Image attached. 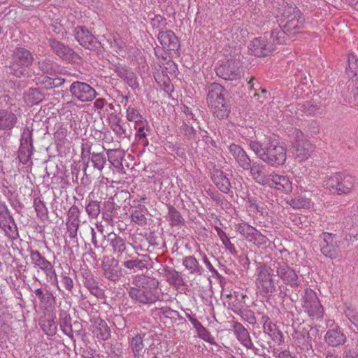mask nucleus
Listing matches in <instances>:
<instances>
[{
  "label": "nucleus",
  "mask_w": 358,
  "mask_h": 358,
  "mask_svg": "<svg viewBox=\"0 0 358 358\" xmlns=\"http://www.w3.org/2000/svg\"><path fill=\"white\" fill-rule=\"evenodd\" d=\"M286 4L282 14V24L271 32V39L275 44L284 43L286 35L295 34L303 27L305 19L301 11L293 3L286 2Z\"/></svg>",
  "instance_id": "1"
},
{
  "label": "nucleus",
  "mask_w": 358,
  "mask_h": 358,
  "mask_svg": "<svg viewBox=\"0 0 358 358\" xmlns=\"http://www.w3.org/2000/svg\"><path fill=\"white\" fill-rule=\"evenodd\" d=\"M248 145L256 156L268 166L278 167L286 162V148L275 139L266 138L264 142L250 141Z\"/></svg>",
  "instance_id": "2"
},
{
  "label": "nucleus",
  "mask_w": 358,
  "mask_h": 358,
  "mask_svg": "<svg viewBox=\"0 0 358 358\" xmlns=\"http://www.w3.org/2000/svg\"><path fill=\"white\" fill-rule=\"evenodd\" d=\"M206 101L213 113L219 119L227 118L230 113V107L225 99L227 92L225 88L217 83L209 84Z\"/></svg>",
  "instance_id": "3"
},
{
  "label": "nucleus",
  "mask_w": 358,
  "mask_h": 358,
  "mask_svg": "<svg viewBox=\"0 0 358 358\" xmlns=\"http://www.w3.org/2000/svg\"><path fill=\"white\" fill-rule=\"evenodd\" d=\"M141 286L127 288L130 298L144 305H150L159 300L160 294L157 290L159 281L155 278H144Z\"/></svg>",
  "instance_id": "4"
},
{
  "label": "nucleus",
  "mask_w": 358,
  "mask_h": 358,
  "mask_svg": "<svg viewBox=\"0 0 358 358\" xmlns=\"http://www.w3.org/2000/svg\"><path fill=\"white\" fill-rule=\"evenodd\" d=\"M350 245L347 238H342L337 234L324 232L320 235V246L321 252L331 259L338 257L342 250Z\"/></svg>",
  "instance_id": "5"
},
{
  "label": "nucleus",
  "mask_w": 358,
  "mask_h": 358,
  "mask_svg": "<svg viewBox=\"0 0 358 358\" xmlns=\"http://www.w3.org/2000/svg\"><path fill=\"white\" fill-rule=\"evenodd\" d=\"M357 185V180L355 177L341 173L331 176L325 183L327 188L338 195L351 193Z\"/></svg>",
  "instance_id": "6"
},
{
  "label": "nucleus",
  "mask_w": 358,
  "mask_h": 358,
  "mask_svg": "<svg viewBox=\"0 0 358 358\" xmlns=\"http://www.w3.org/2000/svg\"><path fill=\"white\" fill-rule=\"evenodd\" d=\"M33 61L34 57L29 50L22 47L16 48L11 55V62L8 66L10 73L20 78L25 74L24 67L31 65Z\"/></svg>",
  "instance_id": "7"
},
{
  "label": "nucleus",
  "mask_w": 358,
  "mask_h": 358,
  "mask_svg": "<svg viewBox=\"0 0 358 358\" xmlns=\"http://www.w3.org/2000/svg\"><path fill=\"white\" fill-rule=\"evenodd\" d=\"M271 267L262 265L257 268L256 285L259 293L265 297H271L276 291L275 280Z\"/></svg>",
  "instance_id": "8"
},
{
  "label": "nucleus",
  "mask_w": 358,
  "mask_h": 358,
  "mask_svg": "<svg viewBox=\"0 0 358 358\" xmlns=\"http://www.w3.org/2000/svg\"><path fill=\"white\" fill-rule=\"evenodd\" d=\"M157 39L160 43L162 48L164 50V52L159 55V49H155V55L157 57H161L163 59L167 58L168 54L170 55H178V50L180 45L178 37L171 30L159 29L157 34Z\"/></svg>",
  "instance_id": "9"
},
{
  "label": "nucleus",
  "mask_w": 358,
  "mask_h": 358,
  "mask_svg": "<svg viewBox=\"0 0 358 358\" xmlns=\"http://www.w3.org/2000/svg\"><path fill=\"white\" fill-rule=\"evenodd\" d=\"M217 76L226 80H236L243 75L242 63L240 57H234L215 67Z\"/></svg>",
  "instance_id": "10"
},
{
  "label": "nucleus",
  "mask_w": 358,
  "mask_h": 358,
  "mask_svg": "<svg viewBox=\"0 0 358 358\" xmlns=\"http://www.w3.org/2000/svg\"><path fill=\"white\" fill-rule=\"evenodd\" d=\"M272 266L278 278L285 285L294 288L301 284L299 277L295 270L285 262L282 259H277L273 261Z\"/></svg>",
  "instance_id": "11"
},
{
  "label": "nucleus",
  "mask_w": 358,
  "mask_h": 358,
  "mask_svg": "<svg viewBox=\"0 0 358 358\" xmlns=\"http://www.w3.org/2000/svg\"><path fill=\"white\" fill-rule=\"evenodd\" d=\"M33 130L29 127H26L20 136V145L18 149V158L21 163L27 164L31 160L33 154Z\"/></svg>",
  "instance_id": "12"
},
{
  "label": "nucleus",
  "mask_w": 358,
  "mask_h": 358,
  "mask_svg": "<svg viewBox=\"0 0 358 358\" xmlns=\"http://www.w3.org/2000/svg\"><path fill=\"white\" fill-rule=\"evenodd\" d=\"M69 92L73 98L82 102L91 101L97 94L92 86L80 81L73 82L69 87Z\"/></svg>",
  "instance_id": "13"
},
{
  "label": "nucleus",
  "mask_w": 358,
  "mask_h": 358,
  "mask_svg": "<svg viewBox=\"0 0 358 358\" xmlns=\"http://www.w3.org/2000/svg\"><path fill=\"white\" fill-rule=\"evenodd\" d=\"M74 36L79 44L86 49L99 51L101 48V43L85 27L78 26L76 27Z\"/></svg>",
  "instance_id": "14"
},
{
  "label": "nucleus",
  "mask_w": 358,
  "mask_h": 358,
  "mask_svg": "<svg viewBox=\"0 0 358 358\" xmlns=\"http://www.w3.org/2000/svg\"><path fill=\"white\" fill-rule=\"evenodd\" d=\"M303 308L309 316L322 317L323 308L316 293L311 289H306L303 296Z\"/></svg>",
  "instance_id": "15"
},
{
  "label": "nucleus",
  "mask_w": 358,
  "mask_h": 358,
  "mask_svg": "<svg viewBox=\"0 0 358 358\" xmlns=\"http://www.w3.org/2000/svg\"><path fill=\"white\" fill-rule=\"evenodd\" d=\"M103 276L108 280L117 282L123 276V269L115 258L104 257L101 263Z\"/></svg>",
  "instance_id": "16"
},
{
  "label": "nucleus",
  "mask_w": 358,
  "mask_h": 358,
  "mask_svg": "<svg viewBox=\"0 0 358 358\" xmlns=\"http://www.w3.org/2000/svg\"><path fill=\"white\" fill-rule=\"evenodd\" d=\"M30 258L34 266L43 271L47 278L52 279L53 277H56L55 270L52 263L38 250H31L30 252Z\"/></svg>",
  "instance_id": "17"
},
{
  "label": "nucleus",
  "mask_w": 358,
  "mask_h": 358,
  "mask_svg": "<svg viewBox=\"0 0 358 358\" xmlns=\"http://www.w3.org/2000/svg\"><path fill=\"white\" fill-rule=\"evenodd\" d=\"M80 213L81 211L80 208L76 205H73L67 211L66 226L71 238H75L77 237L80 222Z\"/></svg>",
  "instance_id": "18"
},
{
  "label": "nucleus",
  "mask_w": 358,
  "mask_h": 358,
  "mask_svg": "<svg viewBox=\"0 0 358 358\" xmlns=\"http://www.w3.org/2000/svg\"><path fill=\"white\" fill-rule=\"evenodd\" d=\"M48 44L52 51L64 60L72 61L76 57V54L73 49L55 38H49Z\"/></svg>",
  "instance_id": "19"
},
{
  "label": "nucleus",
  "mask_w": 358,
  "mask_h": 358,
  "mask_svg": "<svg viewBox=\"0 0 358 358\" xmlns=\"http://www.w3.org/2000/svg\"><path fill=\"white\" fill-rule=\"evenodd\" d=\"M229 151L233 157L238 166L245 171H248L251 166V159L246 152L237 144H231L229 146Z\"/></svg>",
  "instance_id": "20"
},
{
  "label": "nucleus",
  "mask_w": 358,
  "mask_h": 358,
  "mask_svg": "<svg viewBox=\"0 0 358 358\" xmlns=\"http://www.w3.org/2000/svg\"><path fill=\"white\" fill-rule=\"evenodd\" d=\"M252 178L261 185H266L268 182L271 173L268 174L266 166L259 162H252L249 169Z\"/></svg>",
  "instance_id": "21"
},
{
  "label": "nucleus",
  "mask_w": 358,
  "mask_h": 358,
  "mask_svg": "<svg viewBox=\"0 0 358 358\" xmlns=\"http://www.w3.org/2000/svg\"><path fill=\"white\" fill-rule=\"evenodd\" d=\"M347 341V337L342 329L336 325L329 329L324 336V341L329 346L336 348L343 345Z\"/></svg>",
  "instance_id": "22"
},
{
  "label": "nucleus",
  "mask_w": 358,
  "mask_h": 358,
  "mask_svg": "<svg viewBox=\"0 0 358 358\" xmlns=\"http://www.w3.org/2000/svg\"><path fill=\"white\" fill-rule=\"evenodd\" d=\"M268 182L266 185L271 188L289 194L292 190V185L287 176L278 175L274 172L271 173Z\"/></svg>",
  "instance_id": "23"
},
{
  "label": "nucleus",
  "mask_w": 358,
  "mask_h": 358,
  "mask_svg": "<svg viewBox=\"0 0 358 358\" xmlns=\"http://www.w3.org/2000/svg\"><path fill=\"white\" fill-rule=\"evenodd\" d=\"M18 123V116L11 110L0 109V130L10 132Z\"/></svg>",
  "instance_id": "24"
},
{
  "label": "nucleus",
  "mask_w": 358,
  "mask_h": 358,
  "mask_svg": "<svg viewBox=\"0 0 358 358\" xmlns=\"http://www.w3.org/2000/svg\"><path fill=\"white\" fill-rule=\"evenodd\" d=\"M114 71L122 78L133 90L139 89V83L136 74L126 66L120 64L114 66Z\"/></svg>",
  "instance_id": "25"
},
{
  "label": "nucleus",
  "mask_w": 358,
  "mask_h": 358,
  "mask_svg": "<svg viewBox=\"0 0 358 358\" xmlns=\"http://www.w3.org/2000/svg\"><path fill=\"white\" fill-rule=\"evenodd\" d=\"M106 236L103 235V238H106ZM108 241L112 248V252L117 257H121L124 253L125 256L128 254L127 252L126 243L124 238L114 232H110L107 235Z\"/></svg>",
  "instance_id": "26"
},
{
  "label": "nucleus",
  "mask_w": 358,
  "mask_h": 358,
  "mask_svg": "<svg viewBox=\"0 0 358 358\" xmlns=\"http://www.w3.org/2000/svg\"><path fill=\"white\" fill-rule=\"evenodd\" d=\"M249 51L251 54L257 57H264L274 50L272 45L266 44L264 39L262 38H256L250 43Z\"/></svg>",
  "instance_id": "27"
},
{
  "label": "nucleus",
  "mask_w": 358,
  "mask_h": 358,
  "mask_svg": "<svg viewBox=\"0 0 358 358\" xmlns=\"http://www.w3.org/2000/svg\"><path fill=\"white\" fill-rule=\"evenodd\" d=\"M211 179L217 189L224 194H229L231 189V182L228 175L220 169H214Z\"/></svg>",
  "instance_id": "28"
},
{
  "label": "nucleus",
  "mask_w": 358,
  "mask_h": 358,
  "mask_svg": "<svg viewBox=\"0 0 358 358\" xmlns=\"http://www.w3.org/2000/svg\"><path fill=\"white\" fill-rule=\"evenodd\" d=\"M343 238H347L352 243V238L358 239V216L354 215L352 217L346 218L343 222Z\"/></svg>",
  "instance_id": "29"
},
{
  "label": "nucleus",
  "mask_w": 358,
  "mask_h": 358,
  "mask_svg": "<svg viewBox=\"0 0 358 358\" xmlns=\"http://www.w3.org/2000/svg\"><path fill=\"white\" fill-rule=\"evenodd\" d=\"M141 259L134 258L131 254H127L125 256L126 258H131L129 260L124 261L123 262V266L129 270H132L134 272H137L139 271H143L145 268H147L148 262L150 259L147 255H141Z\"/></svg>",
  "instance_id": "30"
},
{
  "label": "nucleus",
  "mask_w": 358,
  "mask_h": 358,
  "mask_svg": "<svg viewBox=\"0 0 358 358\" xmlns=\"http://www.w3.org/2000/svg\"><path fill=\"white\" fill-rule=\"evenodd\" d=\"M162 271V273L169 285L177 287L185 285V281L180 272L168 266H164Z\"/></svg>",
  "instance_id": "31"
},
{
  "label": "nucleus",
  "mask_w": 358,
  "mask_h": 358,
  "mask_svg": "<svg viewBox=\"0 0 358 358\" xmlns=\"http://www.w3.org/2000/svg\"><path fill=\"white\" fill-rule=\"evenodd\" d=\"M92 332L97 338L102 341L108 340L110 337L109 327L106 322L101 318L94 320Z\"/></svg>",
  "instance_id": "32"
},
{
  "label": "nucleus",
  "mask_w": 358,
  "mask_h": 358,
  "mask_svg": "<svg viewBox=\"0 0 358 358\" xmlns=\"http://www.w3.org/2000/svg\"><path fill=\"white\" fill-rule=\"evenodd\" d=\"M227 297L229 298L228 308L238 315L244 309L245 302L243 299L245 295L243 294H239L234 292V293L230 292L229 294H227Z\"/></svg>",
  "instance_id": "33"
},
{
  "label": "nucleus",
  "mask_w": 358,
  "mask_h": 358,
  "mask_svg": "<svg viewBox=\"0 0 358 358\" xmlns=\"http://www.w3.org/2000/svg\"><path fill=\"white\" fill-rule=\"evenodd\" d=\"M287 203L294 209H308L313 205L312 200L302 194H295L287 200Z\"/></svg>",
  "instance_id": "34"
},
{
  "label": "nucleus",
  "mask_w": 358,
  "mask_h": 358,
  "mask_svg": "<svg viewBox=\"0 0 358 358\" xmlns=\"http://www.w3.org/2000/svg\"><path fill=\"white\" fill-rule=\"evenodd\" d=\"M182 265L189 271V274L194 275H201L204 272L203 268L199 264L194 256H187L182 259Z\"/></svg>",
  "instance_id": "35"
},
{
  "label": "nucleus",
  "mask_w": 358,
  "mask_h": 358,
  "mask_svg": "<svg viewBox=\"0 0 358 358\" xmlns=\"http://www.w3.org/2000/svg\"><path fill=\"white\" fill-rule=\"evenodd\" d=\"M293 148L296 158L299 162H302L307 159L313 151V145L308 142H302L300 143L294 144Z\"/></svg>",
  "instance_id": "36"
},
{
  "label": "nucleus",
  "mask_w": 358,
  "mask_h": 358,
  "mask_svg": "<svg viewBox=\"0 0 358 358\" xmlns=\"http://www.w3.org/2000/svg\"><path fill=\"white\" fill-rule=\"evenodd\" d=\"M232 327L236 338L244 347L250 345L251 339L249 332L241 323L234 322Z\"/></svg>",
  "instance_id": "37"
},
{
  "label": "nucleus",
  "mask_w": 358,
  "mask_h": 358,
  "mask_svg": "<svg viewBox=\"0 0 358 358\" xmlns=\"http://www.w3.org/2000/svg\"><path fill=\"white\" fill-rule=\"evenodd\" d=\"M34 293L39 299L40 303L45 308H52L55 304V297L51 292L42 288L35 289Z\"/></svg>",
  "instance_id": "38"
},
{
  "label": "nucleus",
  "mask_w": 358,
  "mask_h": 358,
  "mask_svg": "<svg viewBox=\"0 0 358 358\" xmlns=\"http://www.w3.org/2000/svg\"><path fill=\"white\" fill-rule=\"evenodd\" d=\"M83 277L84 286L92 294L97 297L102 294V290L99 287L98 282L94 279L92 273L85 272Z\"/></svg>",
  "instance_id": "39"
},
{
  "label": "nucleus",
  "mask_w": 358,
  "mask_h": 358,
  "mask_svg": "<svg viewBox=\"0 0 358 358\" xmlns=\"http://www.w3.org/2000/svg\"><path fill=\"white\" fill-rule=\"evenodd\" d=\"M148 213L147 208L141 204H138L131 212V220L139 226H143L147 223L145 215Z\"/></svg>",
  "instance_id": "40"
},
{
  "label": "nucleus",
  "mask_w": 358,
  "mask_h": 358,
  "mask_svg": "<svg viewBox=\"0 0 358 358\" xmlns=\"http://www.w3.org/2000/svg\"><path fill=\"white\" fill-rule=\"evenodd\" d=\"M0 227L11 240H17L20 237L17 224L13 216H11V220L6 219V221H1Z\"/></svg>",
  "instance_id": "41"
},
{
  "label": "nucleus",
  "mask_w": 358,
  "mask_h": 358,
  "mask_svg": "<svg viewBox=\"0 0 358 358\" xmlns=\"http://www.w3.org/2000/svg\"><path fill=\"white\" fill-rule=\"evenodd\" d=\"M143 336L136 334L130 340V348L134 354V358H143V349L145 345L143 343Z\"/></svg>",
  "instance_id": "42"
},
{
  "label": "nucleus",
  "mask_w": 358,
  "mask_h": 358,
  "mask_svg": "<svg viewBox=\"0 0 358 358\" xmlns=\"http://www.w3.org/2000/svg\"><path fill=\"white\" fill-rule=\"evenodd\" d=\"M38 67L44 74L52 75L58 72L59 65L51 60L50 59L45 58L39 60L37 63Z\"/></svg>",
  "instance_id": "43"
},
{
  "label": "nucleus",
  "mask_w": 358,
  "mask_h": 358,
  "mask_svg": "<svg viewBox=\"0 0 358 358\" xmlns=\"http://www.w3.org/2000/svg\"><path fill=\"white\" fill-rule=\"evenodd\" d=\"M299 109L307 115H316L322 113L320 103L315 101H306L299 104Z\"/></svg>",
  "instance_id": "44"
},
{
  "label": "nucleus",
  "mask_w": 358,
  "mask_h": 358,
  "mask_svg": "<svg viewBox=\"0 0 358 358\" xmlns=\"http://www.w3.org/2000/svg\"><path fill=\"white\" fill-rule=\"evenodd\" d=\"M126 117L128 121L135 122V125L138 124H148L146 119L143 117L136 108L131 106H128L127 108Z\"/></svg>",
  "instance_id": "45"
},
{
  "label": "nucleus",
  "mask_w": 358,
  "mask_h": 358,
  "mask_svg": "<svg viewBox=\"0 0 358 358\" xmlns=\"http://www.w3.org/2000/svg\"><path fill=\"white\" fill-rule=\"evenodd\" d=\"M59 326L64 334H71V317L65 310H61L59 314Z\"/></svg>",
  "instance_id": "46"
},
{
  "label": "nucleus",
  "mask_w": 358,
  "mask_h": 358,
  "mask_svg": "<svg viewBox=\"0 0 358 358\" xmlns=\"http://www.w3.org/2000/svg\"><path fill=\"white\" fill-rule=\"evenodd\" d=\"M168 219L170 225L172 227H177L180 225H184L185 220L182 218L180 213L173 206H169Z\"/></svg>",
  "instance_id": "47"
},
{
  "label": "nucleus",
  "mask_w": 358,
  "mask_h": 358,
  "mask_svg": "<svg viewBox=\"0 0 358 358\" xmlns=\"http://www.w3.org/2000/svg\"><path fill=\"white\" fill-rule=\"evenodd\" d=\"M90 160L92 163L93 167L99 171H101L103 169L106 164V157L103 152H93Z\"/></svg>",
  "instance_id": "48"
},
{
  "label": "nucleus",
  "mask_w": 358,
  "mask_h": 358,
  "mask_svg": "<svg viewBox=\"0 0 358 358\" xmlns=\"http://www.w3.org/2000/svg\"><path fill=\"white\" fill-rule=\"evenodd\" d=\"M85 211L90 217L96 218L101 212L100 202L93 199L87 200Z\"/></svg>",
  "instance_id": "49"
},
{
  "label": "nucleus",
  "mask_w": 358,
  "mask_h": 358,
  "mask_svg": "<svg viewBox=\"0 0 358 358\" xmlns=\"http://www.w3.org/2000/svg\"><path fill=\"white\" fill-rule=\"evenodd\" d=\"M121 122L122 120L115 115L110 122V128L118 137L127 138L129 136V134L127 133V130L121 124Z\"/></svg>",
  "instance_id": "50"
},
{
  "label": "nucleus",
  "mask_w": 358,
  "mask_h": 358,
  "mask_svg": "<svg viewBox=\"0 0 358 358\" xmlns=\"http://www.w3.org/2000/svg\"><path fill=\"white\" fill-rule=\"evenodd\" d=\"M34 207L40 219H45L48 217V208L40 197H36L34 199Z\"/></svg>",
  "instance_id": "51"
},
{
  "label": "nucleus",
  "mask_w": 358,
  "mask_h": 358,
  "mask_svg": "<svg viewBox=\"0 0 358 358\" xmlns=\"http://www.w3.org/2000/svg\"><path fill=\"white\" fill-rule=\"evenodd\" d=\"M257 346H255L252 341H250V345L245 346L247 349L251 350L255 355L262 357L263 358H271V357L266 354V348L265 345L259 340L257 342Z\"/></svg>",
  "instance_id": "52"
},
{
  "label": "nucleus",
  "mask_w": 358,
  "mask_h": 358,
  "mask_svg": "<svg viewBox=\"0 0 358 358\" xmlns=\"http://www.w3.org/2000/svg\"><path fill=\"white\" fill-rule=\"evenodd\" d=\"M215 231L220 240L222 241V244L224 245L225 248L229 251V252L232 255L236 253V250L234 244L231 243L229 238L227 237L226 233L220 227H215Z\"/></svg>",
  "instance_id": "53"
},
{
  "label": "nucleus",
  "mask_w": 358,
  "mask_h": 358,
  "mask_svg": "<svg viewBox=\"0 0 358 358\" xmlns=\"http://www.w3.org/2000/svg\"><path fill=\"white\" fill-rule=\"evenodd\" d=\"M33 81L35 83L36 85L39 87L45 90H51L52 89V85L51 82L52 78L46 75H38L36 76Z\"/></svg>",
  "instance_id": "54"
},
{
  "label": "nucleus",
  "mask_w": 358,
  "mask_h": 358,
  "mask_svg": "<svg viewBox=\"0 0 358 358\" xmlns=\"http://www.w3.org/2000/svg\"><path fill=\"white\" fill-rule=\"evenodd\" d=\"M180 132L188 139V140H194L199 141V137L197 136L199 131L194 129L191 125L183 122L182 126L180 127Z\"/></svg>",
  "instance_id": "55"
},
{
  "label": "nucleus",
  "mask_w": 358,
  "mask_h": 358,
  "mask_svg": "<svg viewBox=\"0 0 358 358\" xmlns=\"http://www.w3.org/2000/svg\"><path fill=\"white\" fill-rule=\"evenodd\" d=\"M145 127H148V124H138L134 127L135 129L137 131L135 135L136 140L143 146L148 145V140L146 138L147 134L145 132Z\"/></svg>",
  "instance_id": "56"
},
{
  "label": "nucleus",
  "mask_w": 358,
  "mask_h": 358,
  "mask_svg": "<svg viewBox=\"0 0 358 358\" xmlns=\"http://www.w3.org/2000/svg\"><path fill=\"white\" fill-rule=\"evenodd\" d=\"M257 229L247 223H241L237 226V231L242 234L248 241L252 238V236Z\"/></svg>",
  "instance_id": "57"
},
{
  "label": "nucleus",
  "mask_w": 358,
  "mask_h": 358,
  "mask_svg": "<svg viewBox=\"0 0 358 358\" xmlns=\"http://www.w3.org/2000/svg\"><path fill=\"white\" fill-rule=\"evenodd\" d=\"M344 313L351 324L358 330V311L351 306L345 305Z\"/></svg>",
  "instance_id": "58"
},
{
  "label": "nucleus",
  "mask_w": 358,
  "mask_h": 358,
  "mask_svg": "<svg viewBox=\"0 0 358 358\" xmlns=\"http://www.w3.org/2000/svg\"><path fill=\"white\" fill-rule=\"evenodd\" d=\"M44 97V94L37 88H30L27 93L28 101L34 105L41 102Z\"/></svg>",
  "instance_id": "59"
},
{
  "label": "nucleus",
  "mask_w": 358,
  "mask_h": 358,
  "mask_svg": "<svg viewBox=\"0 0 358 358\" xmlns=\"http://www.w3.org/2000/svg\"><path fill=\"white\" fill-rule=\"evenodd\" d=\"M346 72L351 78L358 76V59L355 55L348 57V67Z\"/></svg>",
  "instance_id": "60"
},
{
  "label": "nucleus",
  "mask_w": 358,
  "mask_h": 358,
  "mask_svg": "<svg viewBox=\"0 0 358 358\" xmlns=\"http://www.w3.org/2000/svg\"><path fill=\"white\" fill-rule=\"evenodd\" d=\"M254 80V78H251L248 83L250 91H254L253 96L257 97V99H259L262 96L266 98L267 91L265 89H261L259 84L258 83H255Z\"/></svg>",
  "instance_id": "61"
},
{
  "label": "nucleus",
  "mask_w": 358,
  "mask_h": 358,
  "mask_svg": "<svg viewBox=\"0 0 358 358\" xmlns=\"http://www.w3.org/2000/svg\"><path fill=\"white\" fill-rule=\"evenodd\" d=\"M260 322L263 324L264 336L266 335L271 336V333L275 330V325L272 323L269 317L267 315H262Z\"/></svg>",
  "instance_id": "62"
},
{
  "label": "nucleus",
  "mask_w": 358,
  "mask_h": 358,
  "mask_svg": "<svg viewBox=\"0 0 358 358\" xmlns=\"http://www.w3.org/2000/svg\"><path fill=\"white\" fill-rule=\"evenodd\" d=\"M198 334V336L204 340L205 341L210 343L215 344V338L211 335V334L203 326H200L197 329H196Z\"/></svg>",
  "instance_id": "63"
},
{
  "label": "nucleus",
  "mask_w": 358,
  "mask_h": 358,
  "mask_svg": "<svg viewBox=\"0 0 358 358\" xmlns=\"http://www.w3.org/2000/svg\"><path fill=\"white\" fill-rule=\"evenodd\" d=\"M242 319L247 321L249 324L255 326L257 323V319L255 313L249 309L244 308L239 314Z\"/></svg>",
  "instance_id": "64"
}]
</instances>
